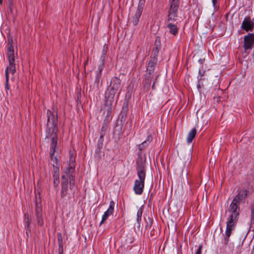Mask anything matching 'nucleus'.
Returning a JSON list of instances; mask_svg holds the SVG:
<instances>
[{
	"label": "nucleus",
	"mask_w": 254,
	"mask_h": 254,
	"mask_svg": "<svg viewBox=\"0 0 254 254\" xmlns=\"http://www.w3.org/2000/svg\"><path fill=\"white\" fill-rule=\"evenodd\" d=\"M47 123L46 125V139L51 140V144L50 147L51 153L50 157L54 163L53 167V184L56 187L59 186L60 180V171L59 164L58 159L54 157L56 147L57 144L58 133L59 128L58 127V112L54 114L51 110H48L47 111Z\"/></svg>",
	"instance_id": "f257e3e1"
},
{
	"label": "nucleus",
	"mask_w": 254,
	"mask_h": 254,
	"mask_svg": "<svg viewBox=\"0 0 254 254\" xmlns=\"http://www.w3.org/2000/svg\"><path fill=\"white\" fill-rule=\"evenodd\" d=\"M239 204V203L233 200L228 209V212L230 213V215L227 222L225 237V240L227 242L229 241L232 230L236 225L239 219L240 214Z\"/></svg>",
	"instance_id": "f03ea898"
},
{
	"label": "nucleus",
	"mask_w": 254,
	"mask_h": 254,
	"mask_svg": "<svg viewBox=\"0 0 254 254\" xmlns=\"http://www.w3.org/2000/svg\"><path fill=\"white\" fill-rule=\"evenodd\" d=\"M136 165L137 174L139 179L136 180L134 182L133 190L135 194L140 195L143 191L146 176L145 161H143L142 158H138Z\"/></svg>",
	"instance_id": "7ed1b4c3"
},
{
	"label": "nucleus",
	"mask_w": 254,
	"mask_h": 254,
	"mask_svg": "<svg viewBox=\"0 0 254 254\" xmlns=\"http://www.w3.org/2000/svg\"><path fill=\"white\" fill-rule=\"evenodd\" d=\"M121 80L117 77L112 78L109 87V92L106 93L105 96V106L107 107V116L111 114L115 95L121 87Z\"/></svg>",
	"instance_id": "20e7f679"
},
{
	"label": "nucleus",
	"mask_w": 254,
	"mask_h": 254,
	"mask_svg": "<svg viewBox=\"0 0 254 254\" xmlns=\"http://www.w3.org/2000/svg\"><path fill=\"white\" fill-rule=\"evenodd\" d=\"M8 42V50L7 53V56L8 61V65L5 70V88L6 90L9 89L8 81H9V73L12 75L16 72V65L15 64L14 58V48L12 45L13 40L12 38H8L7 40Z\"/></svg>",
	"instance_id": "39448f33"
},
{
	"label": "nucleus",
	"mask_w": 254,
	"mask_h": 254,
	"mask_svg": "<svg viewBox=\"0 0 254 254\" xmlns=\"http://www.w3.org/2000/svg\"><path fill=\"white\" fill-rule=\"evenodd\" d=\"M75 185V176L72 175L63 174L61 178V197L62 199L66 196L70 198V195H74V190L73 189Z\"/></svg>",
	"instance_id": "423d86ee"
},
{
	"label": "nucleus",
	"mask_w": 254,
	"mask_h": 254,
	"mask_svg": "<svg viewBox=\"0 0 254 254\" xmlns=\"http://www.w3.org/2000/svg\"><path fill=\"white\" fill-rule=\"evenodd\" d=\"M180 0H170V8L167 15V21H175L178 17Z\"/></svg>",
	"instance_id": "0eeeda50"
},
{
	"label": "nucleus",
	"mask_w": 254,
	"mask_h": 254,
	"mask_svg": "<svg viewBox=\"0 0 254 254\" xmlns=\"http://www.w3.org/2000/svg\"><path fill=\"white\" fill-rule=\"evenodd\" d=\"M145 3V0H139L137 9L134 15L132 16V22L134 25H136L139 22V20L141 15Z\"/></svg>",
	"instance_id": "6e6552de"
},
{
	"label": "nucleus",
	"mask_w": 254,
	"mask_h": 254,
	"mask_svg": "<svg viewBox=\"0 0 254 254\" xmlns=\"http://www.w3.org/2000/svg\"><path fill=\"white\" fill-rule=\"evenodd\" d=\"M254 45V34L249 33L244 38V49L248 50L252 49Z\"/></svg>",
	"instance_id": "1a4fd4ad"
},
{
	"label": "nucleus",
	"mask_w": 254,
	"mask_h": 254,
	"mask_svg": "<svg viewBox=\"0 0 254 254\" xmlns=\"http://www.w3.org/2000/svg\"><path fill=\"white\" fill-rule=\"evenodd\" d=\"M75 156L70 155L68 167L65 169L64 174L75 176Z\"/></svg>",
	"instance_id": "9d476101"
},
{
	"label": "nucleus",
	"mask_w": 254,
	"mask_h": 254,
	"mask_svg": "<svg viewBox=\"0 0 254 254\" xmlns=\"http://www.w3.org/2000/svg\"><path fill=\"white\" fill-rule=\"evenodd\" d=\"M115 205V202L113 200H111L110 202L109 207L108 209L104 212V214L102 217V220L100 223V225L104 223L105 221H106L107 220L108 217L110 215H113Z\"/></svg>",
	"instance_id": "9b49d317"
},
{
	"label": "nucleus",
	"mask_w": 254,
	"mask_h": 254,
	"mask_svg": "<svg viewBox=\"0 0 254 254\" xmlns=\"http://www.w3.org/2000/svg\"><path fill=\"white\" fill-rule=\"evenodd\" d=\"M254 27V22H252L250 16H247L244 18L241 28L246 31H252Z\"/></svg>",
	"instance_id": "f8f14e48"
},
{
	"label": "nucleus",
	"mask_w": 254,
	"mask_h": 254,
	"mask_svg": "<svg viewBox=\"0 0 254 254\" xmlns=\"http://www.w3.org/2000/svg\"><path fill=\"white\" fill-rule=\"evenodd\" d=\"M249 191L246 189H243L238 191V194L233 199L234 200L240 203V202L244 200L248 196Z\"/></svg>",
	"instance_id": "ddd939ff"
},
{
	"label": "nucleus",
	"mask_w": 254,
	"mask_h": 254,
	"mask_svg": "<svg viewBox=\"0 0 254 254\" xmlns=\"http://www.w3.org/2000/svg\"><path fill=\"white\" fill-rule=\"evenodd\" d=\"M173 21H167V19H166V22L167 23L166 25V27L168 29L169 33L173 35V36H176L179 32V28L177 27L176 24L173 23Z\"/></svg>",
	"instance_id": "4468645a"
},
{
	"label": "nucleus",
	"mask_w": 254,
	"mask_h": 254,
	"mask_svg": "<svg viewBox=\"0 0 254 254\" xmlns=\"http://www.w3.org/2000/svg\"><path fill=\"white\" fill-rule=\"evenodd\" d=\"M160 49V38L158 37L155 40V46L152 51L151 57L152 58L157 59Z\"/></svg>",
	"instance_id": "2eb2a0df"
},
{
	"label": "nucleus",
	"mask_w": 254,
	"mask_h": 254,
	"mask_svg": "<svg viewBox=\"0 0 254 254\" xmlns=\"http://www.w3.org/2000/svg\"><path fill=\"white\" fill-rule=\"evenodd\" d=\"M157 59L152 58L150 57V60L148 63V67L147 68V70L150 74H151L152 72L154 71L155 66L157 64Z\"/></svg>",
	"instance_id": "dca6fc26"
},
{
	"label": "nucleus",
	"mask_w": 254,
	"mask_h": 254,
	"mask_svg": "<svg viewBox=\"0 0 254 254\" xmlns=\"http://www.w3.org/2000/svg\"><path fill=\"white\" fill-rule=\"evenodd\" d=\"M133 88L134 83L132 82H130L127 87V92L126 93L125 100L126 101H128L131 99Z\"/></svg>",
	"instance_id": "f3484780"
},
{
	"label": "nucleus",
	"mask_w": 254,
	"mask_h": 254,
	"mask_svg": "<svg viewBox=\"0 0 254 254\" xmlns=\"http://www.w3.org/2000/svg\"><path fill=\"white\" fill-rule=\"evenodd\" d=\"M105 55H106L105 52H104V50H103V55L101 57V59H102L101 64H100L98 66L99 74L98 75H97V76H96V81L98 82L99 81L100 74H101V73L102 71V70L104 68V67Z\"/></svg>",
	"instance_id": "a211bd4d"
},
{
	"label": "nucleus",
	"mask_w": 254,
	"mask_h": 254,
	"mask_svg": "<svg viewBox=\"0 0 254 254\" xmlns=\"http://www.w3.org/2000/svg\"><path fill=\"white\" fill-rule=\"evenodd\" d=\"M196 134V130L195 128H192L190 131L187 136V142L188 143H190L192 142Z\"/></svg>",
	"instance_id": "6ab92c4d"
},
{
	"label": "nucleus",
	"mask_w": 254,
	"mask_h": 254,
	"mask_svg": "<svg viewBox=\"0 0 254 254\" xmlns=\"http://www.w3.org/2000/svg\"><path fill=\"white\" fill-rule=\"evenodd\" d=\"M110 114L108 116H106L105 119L104 121L101 131L100 132V135L102 136H105L106 134V133L107 132V130L108 129V125L107 123H105L106 120L107 119V118L109 116Z\"/></svg>",
	"instance_id": "aec40b11"
},
{
	"label": "nucleus",
	"mask_w": 254,
	"mask_h": 254,
	"mask_svg": "<svg viewBox=\"0 0 254 254\" xmlns=\"http://www.w3.org/2000/svg\"><path fill=\"white\" fill-rule=\"evenodd\" d=\"M35 215L36 216L42 215V209L41 207V204L38 202L37 199L36 200L35 204Z\"/></svg>",
	"instance_id": "412c9836"
},
{
	"label": "nucleus",
	"mask_w": 254,
	"mask_h": 254,
	"mask_svg": "<svg viewBox=\"0 0 254 254\" xmlns=\"http://www.w3.org/2000/svg\"><path fill=\"white\" fill-rule=\"evenodd\" d=\"M142 213H143V208L142 207H141L138 210L137 212L136 221H137L138 223H139L140 221H141Z\"/></svg>",
	"instance_id": "4be33fe9"
},
{
	"label": "nucleus",
	"mask_w": 254,
	"mask_h": 254,
	"mask_svg": "<svg viewBox=\"0 0 254 254\" xmlns=\"http://www.w3.org/2000/svg\"><path fill=\"white\" fill-rule=\"evenodd\" d=\"M102 148H99L98 146L95 150V155L98 158L101 157L102 155H104V152L102 151Z\"/></svg>",
	"instance_id": "5701e85b"
},
{
	"label": "nucleus",
	"mask_w": 254,
	"mask_h": 254,
	"mask_svg": "<svg viewBox=\"0 0 254 254\" xmlns=\"http://www.w3.org/2000/svg\"><path fill=\"white\" fill-rule=\"evenodd\" d=\"M7 3L8 5V8L10 11V13H12L13 12V6L15 4V0H7Z\"/></svg>",
	"instance_id": "b1692460"
},
{
	"label": "nucleus",
	"mask_w": 254,
	"mask_h": 254,
	"mask_svg": "<svg viewBox=\"0 0 254 254\" xmlns=\"http://www.w3.org/2000/svg\"><path fill=\"white\" fill-rule=\"evenodd\" d=\"M59 240V254H63V246L62 240H60L59 237H58Z\"/></svg>",
	"instance_id": "393cba45"
},
{
	"label": "nucleus",
	"mask_w": 254,
	"mask_h": 254,
	"mask_svg": "<svg viewBox=\"0 0 254 254\" xmlns=\"http://www.w3.org/2000/svg\"><path fill=\"white\" fill-rule=\"evenodd\" d=\"M104 136L100 135V137L98 139V143H97V146L99 148H102L103 145V141H104Z\"/></svg>",
	"instance_id": "a878e982"
},
{
	"label": "nucleus",
	"mask_w": 254,
	"mask_h": 254,
	"mask_svg": "<svg viewBox=\"0 0 254 254\" xmlns=\"http://www.w3.org/2000/svg\"><path fill=\"white\" fill-rule=\"evenodd\" d=\"M36 217L38 224L40 226H42L44 224L42 215H37L36 216Z\"/></svg>",
	"instance_id": "bb28decb"
},
{
	"label": "nucleus",
	"mask_w": 254,
	"mask_h": 254,
	"mask_svg": "<svg viewBox=\"0 0 254 254\" xmlns=\"http://www.w3.org/2000/svg\"><path fill=\"white\" fill-rule=\"evenodd\" d=\"M24 222L26 225L27 230H28L29 228V219L28 214H24Z\"/></svg>",
	"instance_id": "cd10ccee"
},
{
	"label": "nucleus",
	"mask_w": 254,
	"mask_h": 254,
	"mask_svg": "<svg viewBox=\"0 0 254 254\" xmlns=\"http://www.w3.org/2000/svg\"><path fill=\"white\" fill-rule=\"evenodd\" d=\"M153 135L151 133L148 134L145 141L149 144L153 141Z\"/></svg>",
	"instance_id": "c85d7f7f"
},
{
	"label": "nucleus",
	"mask_w": 254,
	"mask_h": 254,
	"mask_svg": "<svg viewBox=\"0 0 254 254\" xmlns=\"http://www.w3.org/2000/svg\"><path fill=\"white\" fill-rule=\"evenodd\" d=\"M138 150L139 151V152H138V154L140 153V154H141V151L143 150L144 148H145V147L143 146V145L142 144V143H141L140 144H139L138 146Z\"/></svg>",
	"instance_id": "c756f323"
},
{
	"label": "nucleus",
	"mask_w": 254,
	"mask_h": 254,
	"mask_svg": "<svg viewBox=\"0 0 254 254\" xmlns=\"http://www.w3.org/2000/svg\"><path fill=\"white\" fill-rule=\"evenodd\" d=\"M150 235L151 236L157 237V232L153 229L150 232Z\"/></svg>",
	"instance_id": "7c9ffc66"
},
{
	"label": "nucleus",
	"mask_w": 254,
	"mask_h": 254,
	"mask_svg": "<svg viewBox=\"0 0 254 254\" xmlns=\"http://www.w3.org/2000/svg\"><path fill=\"white\" fill-rule=\"evenodd\" d=\"M149 224H147L146 226H145V229H149L150 228L151 226V225L152 224V219H149Z\"/></svg>",
	"instance_id": "2f4dec72"
},
{
	"label": "nucleus",
	"mask_w": 254,
	"mask_h": 254,
	"mask_svg": "<svg viewBox=\"0 0 254 254\" xmlns=\"http://www.w3.org/2000/svg\"><path fill=\"white\" fill-rule=\"evenodd\" d=\"M218 0H212L213 6L216 8L217 7V2Z\"/></svg>",
	"instance_id": "473e14b6"
},
{
	"label": "nucleus",
	"mask_w": 254,
	"mask_h": 254,
	"mask_svg": "<svg viewBox=\"0 0 254 254\" xmlns=\"http://www.w3.org/2000/svg\"><path fill=\"white\" fill-rule=\"evenodd\" d=\"M201 249H202V246L200 245L199 246V248H198L197 252L195 254H201Z\"/></svg>",
	"instance_id": "72a5a7b5"
},
{
	"label": "nucleus",
	"mask_w": 254,
	"mask_h": 254,
	"mask_svg": "<svg viewBox=\"0 0 254 254\" xmlns=\"http://www.w3.org/2000/svg\"><path fill=\"white\" fill-rule=\"evenodd\" d=\"M205 61V59L204 58H203V59H199L198 61V63L200 64H202Z\"/></svg>",
	"instance_id": "f704fd0d"
},
{
	"label": "nucleus",
	"mask_w": 254,
	"mask_h": 254,
	"mask_svg": "<svg viewBox=\"0 0 254 254\" xmlns=\"http://www.w3.org/2000/svg\"><path fill=\"white\" fill-rule=\"evenodd\" d=\"M142 144L143 145V146L145 147V148L147 147L148 145L149 144L148 143V142H146L145 140L144 141H143L142 143Z\"/></svg>",
	"instance_id": "c9c22d12"
},
{
	"label": "nucleus",
	"mask_w": 254,
	"mask_h": 254,
	"mask_svg": "<svg viewBox=\"0 0 254 254\" xmlns=\"http://www.w3.org/2000/svg\"><path fill=\"white\" fill-rule=\"evenodd\" d=\"M252 254H254V247H253V249L252 251Z\"/></svg>",
	"instance_id": "e433bc0d"
},
{
	"label": "nucleus",
	"mask_w": 254,
	"mask_h": 254,
	"mask_svg": "<svg viewBox=\"0 0 254 254\" xmlns=\"http://www.w3.org/2000/svg\"><path fill=\"white\" fill-rule=\"evenodd\" d=\"M154 84H155V82H154V83L153 84L152 86V88L153 89H154V86H155V85H154Z\"/></svg>",
	"instance_id": "4c0bfd02"
},
{
	"label": "nucleus",
	"mask_w": 254,
	"mask_h": 254,
	"mask_svg": "<svg viewBox=\"0 0 254 254\" xmlns=\"http://www.w3.org/2000/svg\"><path fill=\"white\" fill-rule=\"evenodd\" d=\"M3 0H0V4L2 3Z\"/></svg>",
	"instance_id": "58836bf2"
},
{
	"label": "nucleus",
	"mask_w": 254,
	"mask_h": 254,
	"mask_svg": "<svg viewBox=\"0 0 254 254\" xmlns=\"http://www.w3.org/2000/svg\"><path fill=\"white\" fill-rule=\"evenodd\" d=\"M199 73L200 74H201V76H202V75H203V74H201V71H200V70H199Z\"/></svg>",
	"instance_id": "ea45409f"
},
{
	"label": "nucleus",
	"mask_w": 254,
	"mask_h": 254,
	"mask_svg": "<svg viewBox=\"0 0 254 254\" xmlns=\"http://www.w3.org/2000/svg\"><path fill=\"white\" fill-rule=\"evenodd\" d=\"M197 87H198V88H199L200 87V85H197Z\"/></svg>",
	"instance_id": "a19ab883"
}]
</instances>
